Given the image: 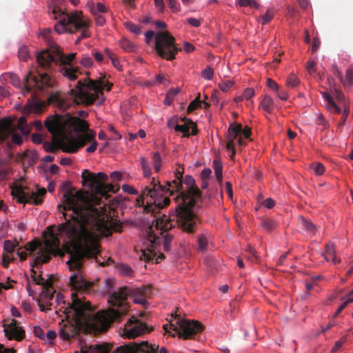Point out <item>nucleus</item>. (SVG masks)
Listing matches in <instances>:
<instances>
[{
	"label": "nucleus",
	"instance_id": "a211bd4d",
	"mask_svg": "<svg viewBox=\"0 0 353 353\" xmlns=\"http://www.w3.org/2000/svg\"><path fill=\"white\" fill-rule=\"evenodd\" d=\"M148 331L145 323L137 319L134 316L128 319L121 330V334L128 339L134 338Z\"/></svg>",
	"mask_w": 353,
	"mask_h": 353
},
{
	"label": "nucleus",
	"instance_id": "a878e982",
	"mask_svg": "<svg viewBox=\"0 0 353 353\" xmlns=\"http://www.w3.org/2000/svg\"><path fill=\"white\" fill-rule=\"evenodd\" d=\"M210 241V235L208 233L201 234L198 236V250L205 252L208 248Z\"/></svg>",
	"mask_w": 353,
	"mask_h": 353
},
{
	"label": "nucleus",
	"instance_id": "aec40b11",
	"mask_svg": "<svg viewBox=\"0 0 353 353\" xmlns=\"http://www.w3.org/2000/svg\"><path fill=\"white\" fill-rule=\"evenodd\" d=\"M81 179L83 186L87 187L90 191L98 194L99 185L97 183L94 173L85 169L81 174Z\"/></svg>",
	"mask_w": 353,
	"mask_h": 353
},
{
	"label": "nucleus",
	"instance_id": "5701e85b",
	"mask_svg": "<svg viewBox=\"0 0 353 353\" xmlns=\"http://www.w3.org/2000/svg\"><path fill=\"white\" fill-rule=\"evenodd\" d=\"M299 228L306 232L308 236H312L316 231V226L303 216L299 217Z\"/></svg>",
	"mask_w": 353,
	"mask_h": 353
},
{
	"label": "nucleus",
	"instance_id": "6e6d98bb",
	"mask_svg": "<svg viewBox=\"0 0 353 353\" xmlns=\"http://www.w3.org/2000/svg\"><path fill=\"white\" fill-rule=\"evenodd\" d=\"M170 8L174 12L180 10V5L177 0H167Z\"/></svg>",
	"mask_w": 353,
	"mask_h": 353
},
{
	"label": "nucleus",
	"instance_id": "6ab92c4d",
	"mask_svg": "<svg viewBox=\"0 0 353 353\" xmlns=\"http://www.w3.org/2000/svg\"><path fill=\"white\" fill-rule=\"evenodd\" d=\"M23 323L15 319H11L7 323L3 324V331L8 339L21 341L25 338L26 332L22 325Z\"/></svg>",
	"mask_w": 353,
	"mask_h": 353
},
{
	"label": "nucleus",
	"instance_id": "13d9d810",
	"mask_svg": "<svg viewBox=\"0 0 353 353\" xmlns=\"http://www.w3.org/2000/svg\"><path fill=\"white\" fill-rule=\"evenodd\" d=\"M33 332L37 337L41 339H45V333L40 326H34L33 327Z\"/></svg>",
	"mask_w": 353,
	"mask_h": 353
},
{
	"label": "nucleus",
	"instance_id": "680f3d73",
	"mask_svg": "<svg viewBox=\"0 0 353 353\" xmlns=\"http://www.w3.org/2000/svg\"><path fill=\"white\" fill-rule=\"evenodd\" d=\"M212 176V170L208 168H205L201 173V177L202 180H208Z\"/></svg>",
	"mask_w": 353,
	"mask_h": 353
},
{
	"label": "nucleus",
	"instance_id": "3c124183",
	"mask_svg": "<svg viewBox=\"0 0 353 353\" xmlns=\"http://www.w3.org/2000/svg\"><path fill=\"white\" fill-rule=\"evenodd\" d=\"M9 81L15 87H19L21 85V81L17 75L13 73H10L8 75Z\"/></svg>",
	"mask_w": 353,
	"mask_h": 353
},
{
	"label": "nucleus",
	"instance_id": "49530a36",
	"mask_svg": "<svg viewBox=\"0 0 353 353\" xmlns=\"http://www.w3.org/2000/svg\"><path fill=\"white\" fill-rule=\"evenodd\" d=\"M79 63L84 68H90L93 65V61L90 57L83 55L80 59Z\"/></svg>",
	"mask_w": 353,
	"mask_h": 353
},
{
	"label": "nucleus",
	"instance_id": "7c9ffc66",
	"mask_svg": "<svg viewBox=\"0 0 353 353\" xmlns=\"http://www.w3.org/2000/svg\"><path fill=\"white\" fill-rule=\"evenodd\" d=\"M213 168L214 170V174L216 176V179L218 182L221 183L222 182L223 179V175H222V170H223V165L220 160L215 159L213 161Z\"/></svg>",
	"mask_w": 353,
	"mask_h": 353
},
{
	"label": "nucleus",
	"instance_id": "69168bd1",
	"mask_svg": "<svg viewBox=\"0 0 353 353\" xmlns=\"http://www.w3.org/2000/svg\"><path fill=\"white\" fill-rule=\"evenodd\" d=\"M316 65V63L312 59H309L307 62V70L310 74H313L315 71L314 68Z\"/></svg>",
	"mask_w": 353,
	"mask_h": 353
},
{
	"label": "nucleus",
	"instance_id": "37998d69",
	"mask_svg": "<svg viewBox=\"0 0 353 353\" xmlns=\"http://www.w3.org/2000/svg\"><path fill=\"white\" fill-rule=\"evenodd\" d=\"M11 133V129L9 126L7 125H3L0 126V141H6L10 134Z\"/></svg>",
	"mask_w": 353,
	"mask_h": 353
},
{
	"label": "nucleus",
	"instance_id": "f3484780",
	"mask_svg": "<svg viewBox=\"0 0 353 353\" xmlns=\"http://www.w3.org/2000/svg\"><path fill=\"white\" fill-rule=\"evenodd\" d=\"M159 346L156 344H149L143 341L139 344L125 345L117 347L115 353H168L165 347H162L158 351Z\"/></svg>",
	"mask_w": 353,
	"mask_h": 353
},
{
	"label": "nucleus",
	"instance_id": "b1692460",
	"mask_svg": "<svg viewBox=\"0 0 353 353\" xmlns=\"http://www.w3.org/2000/svg\"><path fill=\"white\" fill-rule=\"evenodd\" d=\"M325 101H326L327 108L331 112L339 114L341 112V109L338 107L334 101L332 96L327 92H321Z\"/></svg>",
	"mask_w": 353,
	"mask_h": 353
},
{
	"label": "nucleus",
	"instance_id": "c03bdc74",
	"mask_svg": "<svg viewBox=\"0 0 353 353\" xmlns=\"http://www.w3.org/2000/svg\"><path fill=\"white\" fill-rule=\"evenodd\" d=\"M166 81L165 77L163 74H158L156 76V78L154 79L145 82V85L147 86H154L157 83L161 84L163 83L164 81Z\"/></svg>",
	"mask_w": 353,
	"mask_h": 353
},
{
	"label": "nucleus",
	"instance_id": "e2e57ef3",
	"mask_svg": "<svg viewBox=\"0 0 353 353\" xmlns=\"http://www.w3.org/2000/svg\"><path fill=\"white\" fill-rule=\"evenodd\" d=\"M261 205L268 209H272L275 205V201L271 198H268L261 203Z\"/></svg>",
	"mask_w": 353,
	"mask_h": 353
},
{
	"label": "nucleus",
	"instance_id": "c9c22d12",
	"mask_svg": "<svg viewBox=\"0 0 353 353\" xmlns=\"http://www.w3.org/2000/svg\"><path fill=\"white\" fill-rule=\"evenodd\" d=\"M310 168L318 176L322 175L325 172V166L320 162L312 163Z\"/></svg>",
	"mask_w": 353,
	"mask_h": 353
},
{
	"label": "nucleus",
	"instance_id": "4468645a",
	"mask_svg": "<svg viewBox=\"0 0 353 353\" xmlns=\"http://www.w3.org/2000/svg\"><path fill=\"white\" fill-rule=\"evenodd\" d=\"M155 49L160 57L168 60L174 59L178 52L174 37L168 32L156 33Z\"/></svg>",
	"mask_w": 353,
	"mask_h": 353
},
{
	"label": "nucleus",
	"instance_id": "864d4df0",
	"mask_svg": "<svg viewBox=\"0 0 353 353\" xmlns=\"http://www.w3.org/2000/svg\"><path fill=\"white\" fill-rule=\"evenodd\" d=\"M29 54L28 52V50L25 46H23L19 48L18 52L19 59L21 61H26Z\"/></svg>",
	"mask_w": 353,
	"mask_h": 353
},
{
	"label": "nucleus",
	"instance_id": "473e14b6",
	"mask_svg": "<svg viewBox=\"0 0 353 353\" xmlns=\"http://www.w3.org/2000/svg\"><path fill=\"white\" fill-rule=\"evenodd\" d=\"M18 127L24 136H28L30 133V128L25 117H21L18 121Z\"/></svg>",
	"mask_w": 353,
	"mask_h": 353
},
{
	"label": "nucleus",
	"instance_id": "1a4fd4ad",
	"mask_svg": "<svg viewBox=\"0 0 353 353\" xmlns=\"http://www.w3.org/2000/svg\"><path fill=\"white\" fill-rule=\"evenodd\" d=\"M104 283L106 292L109 294L108 303L112 306L113 308H110L108 310L99 311L95 314L92 312V316H95L101 312L112 313V312H114L115 315L112 316V319L107 325L108 327L112 322L121 320V316L127 311V303L129 299H131L133 302L137 303L143 304L145 303V299L142 297L134 298V292L128 288H121L112 291L114 288L113 281L110 279H105Z\"/></svg>",
	"mask_w": 353,
	"mask_h": 353
},
{
	"label": "nucleus",
	"instance_id": "f8f14e48",
	"mask_svg": "<svg viewBox=\"0 0 353 353\" xmlns=\"http://www.w3.org/2000/svg\"><path fill=\"white\" fill-rule=\"evenodd\" d=\"M65 317L67 321L60 324L59 329V335L63 340H69L78 334L80 328L84 329L85 332L90 334H96L107 330L108 327V326H106L104 328L97 329V327H95V326L92 327L91 325L90 326V325H88L86 323L79 322L74 317H67L66 316H65ZM62 321H63L62 320Z\"/></svg>",
	"mask_w": 353,
	"mask_h": 353
},
{
	"label": "nucleus",
	"instance_id": "0eeeda50",
	"mask_svg": "<svg viewBox=\"0 0 353 353\" xmlns=\"http://www.w3.org/2000/svg\"><path fill=\"white\" fill-rule=\"evenodd\" d=\"M75 58L74 52L61 54L55 57L48 50L40 52L37 56V62L42 68L50 70L55 65L61 76L70 81L78 80L82 74L79 67L76 65Z\"/></svg>",
	"mask_w": 353,
	"mask_h": 353
},
{
	"label": "nucleus",
	"instance_id": "58836bf2",
	"mask_svg": "<svg viewBox=\"0 0 353 353\" xmlns=\"http://www.w3.org/2000/svg\"><path fill=\"white\" fill-rule=\"evenodd\" d=\"M105 52L107 54V56L110 57L113 66L119 70H122V64L120 63L119 60L117 58L112 56L111 50L109 49H105Z\"/></svg>",
	"mask_w": 353,
	"mask_h": 353
},
{
	"label": "nucleus",
	"instance_id": "39448f33",
	"mask_svg": "<svg viewBox=\"0 0 353 353\" xmlns=\"http://www.w3.org/2000/svg\"><path fill=\"white\" fill-rule=\"evenodd\" d=\"M49 16L51 19L57 20L54 30L58 34L69 32L70 34L81 32L76 43L90 37L89 31L90 21L81 11L65 12L61 8L53 6L49 8Z\"/></svg>",
	"mask_w": 353,
	"mask_h": 353
},
{
	"label": "nucleus",
	"instance_id": "de8ad7c7",
	"mask_svg": "<svg viewBox=\"0 0 353 353\" xmlns=\"http://www.w3.org/2000/svg\"><path fill=\"white\" fill-rule=\"evenodd\" d=\"M56 332L52 330H50L48 331L46 334H45V339H43V340H44L45 342L51 344L53 343V341L56 338Z\"/></svg>",
	"mask_w": 353,
	"mask_h": 353
},
{
	"label": "nucleus",
	"instance_id": "412c9836",
	"mask_svg": "<svg viewBox=\"0 0 353 353\" xmlns=\"http://www.w3.org/2000/svg\"><path fill=\"white\" fill-rule=\"evenodd\" d=\"M276 104L269 94H265L261 100L259 105V110L265 112L266 113L271 114L276 108Z\"/></svg>",
	"mask_w": 353,
	"mask_h": 353
},
{
	"label": "nucleus",
	"instance_id": "393cba45",
	"mask_svg": "<svg viewBox=\"0 0 353 353\" xmlns=\"http://www.w3.org/2000/svg\"><path fill=\"white\" fill-rule=\"evenodd\" d=\"M334 254L335 248L334 243H332V242L327 243L325 247V253L323 254L324 259L327 261H331L334 264L339 263L340 262V260L336 259Z\"/></svg>",
	"mask_w": 353,
	"mask_h": 353
},
{
	"label": "nucleus",
	"instance_id": "052dcab7",
	"mask_svg": "<svg viewBox=\"0 0 353 353\" xmlns=\"http://www.w3.org/2000/svg\"><path fill=\"white\" fill-rule=\"evenodd\" d=\"M10 313L14 317L21 318L19 321L25 322V319L22 316L21 313L17 307H12L10 309Z\"/></svg>",
	"mask_w": 353,
	"mask_h": 353
},
{
	"label": "nucleus",
	"instance_id": "6e6552de",
	"mask_svg": "<svg viewBox=\"0 0 353 353\" xmlns=\"http://www.w3.org/2000/svg\"><path fill=\"white\" fill-rule=\"evenodd\" d=\"M110 88L111 85L104 81L92 79L82 81L79 79L75 88L70 89V95L77 103L86 105L94 104L99 106L105 100L103 90L110 91Z\"/></svg>",
	"mask_w": 353,
	"mask_h": 353
},
{
	"label": "nucleus",
	"instance_id": "2f4dec72",
	"mask_svg": "<svg viewBox=\"0 0 353 353\" xmlns=\"http://www.w3.org/2000/svg\"><path fill=\"white\" fill-rule=\"evenodd\" d=\"M18 242L12 241L10 240H6L4 241L3 245V250L6 252L4 254L12 255L14 251L16 248L18 246Z\"/></svg>",
	"mask_w": 353,
	"mask_h": 353
},
{
	"label": "nucleus",
	"instance_id": "e433bc0d",
	"mask_svg": "<svg viewBox=\"0 0 353 353\" xmlns=\"http://www.w3.org/2000/svg\"><path fill=\"white\" fill-rule=\"evenodd\" d=\"M300 83L299 78L293 73L290 74L286 80V84L288 87L295 88Z\"/></svg>",
	"mask_w": 353,
	"mask_h": 353
},
{
	"label": "nucleus",
	"instance_id": "f257e3e1",
	"mask_svg": "<svg viewBox=\"0 0 353 353\" xmlns=\"http://www.w3.org/2000/svg\"><path fill=\"white\" fill-rule=\"evenodd\" d=\"M63 201V205H58V210L67 221L58 226H48L43 243L37 241L28 243L24 250L18 248L17 254L22 261L26 259L28 254H32L37 265L48 261L52 255L61 253V241L70 245L71 250L66 263L70 270H76L70 277L71 287L85 290L89 283L79 272L81 261L99 252V238L111 234L112 219L105 205L91 203L80 192L66 190Z\"/></svg>",
	"mask_w": 353,
	"mask_h": 353
},
{
	"label": "nucleus",
	"instance_id": "c756f323",
	"mask_svg": "<svg viewBox=\"0 0 353 353\" xmlns=\"http://www.w3.org/2000/svg\"><path fill=\"white\" fill-rule=\"evenodd\" d=\"M94 176L96 177V181L97 185H99V192L98 194H104V185L102 183L103 181H106L108 179V175L102 172H99L97 174H94Z\"/></svg>",
	"mask_w": 353,
	"mask_h": 353
},
{
	"label": "nucleus",
	"instance_id": "f704fd0d",
	"mask_svg": "<svg viewBox=\"0 0 353 353\" xmlns=\"http://www.w3.org/2000/svg\"><path fill=\"white\" fill-rule=\"evenodd\" d=\"M117 270L120 274L124 276H131L132 270L128 265L120 263L117 265Z\"/></svg>",
	"mask_w": 353,
	"mask_h": 353
},
{
	"label": "nucleus",
	"instance_id": "c85d7f7f",
	"mask_svg": "<svg viewBox=\"0 0 353 353\" xmlns=\"http://www.w3.org/2000/svg\"><path fill=\"white\" fill-rule=\"evenodd\" d=\"M152 160L153 167L156 172H159L161 170L163 159L159 152H154L150 154Z\"/></svg>",
	"mask_w": 353,
	"mask_h": 353
},
{
	"label": "nucleus",
	"instance_id": "4be33fe9",
	"mask_svg": "<svg viewBox=\"0 0 353 353\" xmlns=\"http://www.w3.org/2000/svg\"><path fill=\"white\" fill-rule=\"evenodd\" d=\"M176 132L183 133V137H188L190 134L195 135L197 133V130L192 121H188L183 125H178L176 126Z\"/></svg>",
	"mask_w": 353,
	"mask_h": 353
},
{
	"label": "nucleus",
	"instance_id": "338daca9",
	"mask_svg": "<svg viewBox=\"0 0 353 353\" xmlns=\"http://www.w3.org/2000/svg\"><path fill=\"white\" fill-rule=\"evenodd\" d=\"M14 259L13 256L10 255L3 254L2 259V264L4 267L7 268L9 263Z\"/></svg>",
	"mask_w": 353,
	"mask_h": 353
},
{
	"label": "nucleus",
	"instance_id": "a18cd8bd",
	"mask_svg": "<svg viewBox=\"0 0 353 353\" xmlns=\"http://www.w3.org/2000/svg\"><path fill=\"white\" fill-rule=\"evenodd\" d=\"M234 81L232 80H227L223 81L219 84V89L224 92H227L230 90V89L234 85Z\"/></svg>",
	"mask_w": 353,
	"mask_h": 353
},
{
	"label": "nucleus",
	"instance_id": "603ef678",
	"mask_svg": "<svg viewBox=\"0 0 353 353\" xmlns=\"http://www.w3.org/2000/svg\"><path fill=\"white\" fill-rule=\"evenodd\" d=\"M122 190L132 195H137L139 193V192L134 187L128 184H123L122 185Z\"/></svg>",
	"mask_w": 353,
	"mask_h": 353
},
{
	"label": "nucleus",
	"instance_id": "5fc2aeb1",
	"mask_svg": "<svg viewBox=\"0 0 353 353\" xmlns=\"http://www.w3.org/2000/svg\"><path fill=\"white\" fill-rule=\"evenodd\" d=\"M352 302H353V297H352V296H348L347 299L343 304H341L339 306V307L337 309V310L336 311V312L334 314V317H336L341 312V311L347 306V305L349 303H352Z\"/></svg>",
	"mask_w": 353,
	"mask_h": 353
},
{
	"label": "nucleus",
	"instance_id": "2eb2a0df",
	"mask_svg": "<svg viewBox=\"0 0 353 353\" xmlns=\"http://www.w3.org/2000/svg\"><path fill=\"white\" fill-rule=\"evenodd\" d=\"M32 280L34 283L41 286V291L39 292L40 303L39 304L41 311L46 312L47 310H51L48 307L52 306L53 304L54 293L55 292L52 286L51 281L45 279L40 274H37L36 272H34V274L32 276Z\"/></svg>",
	"mask_w": 353,
	"mask_h": 353
},
{
	"label": "nucleus",
	"instance_id": "bf43d9fd",
	"mask_svg": "<svg viewBox=\"0 0 353 353\" xmlns=\"http://www.w3.org/2000/svg\"><path fill=\"white\" fill-rule=\"evenodd\" d=\"M346 336H343L342 338H341L339 341H337L335 343L334 347L332 349V352H336L338 350H339L342 347V345L346 342Z\"/></svg>",
	"mask_w": 353,
	"mask_h": 353
},
{
	"label": "nucleus",
	"instance_id": "774afa93",
	"mask_svg": "<svg viewBox=\"0 0 353 353\" xmlns=\"http://www.w3.org/2000/svg\"><path fill=\"white\" fill-rule=\"evenodd\" d=\"M156 8L159 12H163L165 8V3L163 0H154Z\"/></svg>",
	"mask_w": 353,
	"mask_h": 353
},
{
	"label": "nucleus",
	"instance_id": "423d86ee",
	"mask_svg": "<svg viewBox=\"0 0 353 353\" xmlns=\"http://www.w3.org/2000/svg\"><path fill=\"white\" fill-rule=\"evenodd\" d=\"M154 227L158 230L159 221L152 219L151 225L143 233L141 237V246L140 248L139 259L141 260H155L159 263L164 257L161 252V246L163 243V249L169 252L171 249L173 236L170 234L160 232L161 236L154 233Z\"/></svg>",
	"mask_w": 353,
	"mask_h": 353
},
{
	"label": "nucleus",
	"instance_id": "ddd939ff",
	"mask_svg": "<svg viewBox=\"0 0 353 353\" xmlns=\"http://www.w3.org/2000/svg\"><path fill=\"white\" fill-rule=\"evenodd\" d=\"M163 328L167 332H170L172 329L177 333L179 337L187 339L192 338L195 334L200 332L202 330V326L197 321L174 317L170 321V325H164Z\"/></svg>",
	"mask_w": 353,
	"mask_h": 353
},
{
	"label": "nucleus",
	"instance_id": "9b49d317",
	"mask_svg": "<svg viewBox=\"0 0 353 353\" xmlns=\"http://www.w3.org/2000/svg\"><path fill=\"white\" fill-rule=\"evenodd\" d=\"M250 130L243 128L240 124L232 123L230 125L228 130L226 149L231 159H234L236 154V148L243 146L245 140L250 136Z\"/></svg>",
	"mask_w": 353,
	"mask_h": 353
},
{
	"label": "nucleus",
	"instance_id": "4d7b16f0",
	"mask_svg": "<svg viewBox=\"0 0 353 353\" xmlns=\"http://www.w3.org/2000/svg\"><path fill=\"white\" fill-rule=\"evenodd\" d=\"M201 101L198 99H195L194 101H192L188 107V111L192 112L196 109L198 107L201 106Z\"/></svg>",
	"mask_w": 353,
	"mask_h": 353
},
{
	"label": "nucleus",
	"instance_id": "79ce46f5",
	"mask_svg": "<svg viewBox=\"0 0 353 353\" xmlns=\"http://www.w3.org/2000/svg\"><path fill=\"white\" fill-rule=\"evenodd\" d=\"M214 70L210 66H207L201 72V77L205 80L210 81L214 77Z\"/></svg>",
	"mask_w": 353,
	"mask_h": 353
},
{
	"label": "nucleus",
	"instance_id": "20e7f679",
	"mask_svg": "<svg viewBox=\"0 0 353 353\" xmlns=\"http://www.w3.org/2000/svg\"><path fill=\"white\" fill-rule=\"evenodd\" d=\"M56 312L59 314L63 313L67 317L75 318L79 322H83L87 325L93 326L97 329L105 327L115 315L112 313L101 312L92 316V307L88 301L83 296L82 292H73L71 293V301L66 303L63 300V296L58 293L55 296Z\"/></svg>",
	"mask_w": 353,
	"mask_h": 353
},
{
	"label": "nucleus",
	"instance_id": "0e129e2a",
	"mask_svg": "<svg viewBox=\"0 0 353 353\" xmlns=\"http://www.w3.org/2000/svg\"><path fill=\"white\" fill-rule=\"evenodd\" d=\"M89 350L90 353H107L106 350L101 345H96L95 347L91 345Z\"/></svg>",
	"mask_w": 353,
	"mask_h": 353
},
{
	"label": "nucleus",
	"instance_id": "ea45409f",
	"mask_svg": "<svg viewBox=\"0 0 353 353\" xmlns=\"http://www.w3.org/2000/svg\"><path fill=\"white\" fill-rule=\"evenodd\" d=\"M108 11V8L101 2H98L95 6L91 8V12L94 15H97L98 14L105 13Z\"/></svg>",
	"mask_w": 353,
	"mask_h": 353
},
{
	"label": "nucleus",
	"instance_id": "9d476101",
	"mask_svg": "<svg viewBox=\"0 0 353 353\" xmlns=\"http://www.w3.org/2000/svg\"><path fill=\"white\" fill-rule=\"evenodd\" d=\"M46 194V190L38 185L34 189L21 185H17L11 191V195L17 203L22 204L29 203L35 205H39L43 203Z\"/></svg>",
	"mask_w": 353,
	"mask_h": 353
},
{
	"label": "nucleus",
	"instance_id": "72a5a7b5",
	"mask_svg": "<svg viewBox=\"0 0 353 353\" xmlns=\"http://www.w3.org/2000/svg\"><path fill=\"white\" fill-rule=\"evenodd\" d=\"M121 48L128 52H132L137 50V46L127 39H123L120 41Z\"/></svg>",
	"mask_w": 353,
	"mask_h": 353
},
{
	"label": "nucleus",
	"instance_id": "bb28decb",
	"mask_svg": "<svg viewBox=\"0 0 353 353\" xmlns=\"http://www.w3.org/2000/svg\"><path fill=\"white\" fill-rule=\"evenodd\" d=\"M41 104L34 99H29L25 105L23 110L26 113H39L41 110Z\"/></svg>",
	"mask_w": 353,
	"mask_h": 353
},
{
	"label": "nucleus",
	"instance_id": "dca6fc26",
	"mask_svg": "<svg viewBox=\"0 0 353 353\" xmlns=\"http://www.w3.org/2000/svg\"><path fill=\"white\" fill-rule=\"evenodd\" d=\"M25 88L26 92L30 91L32 87L37 88L39 90L44 92L46 89L53 87L56 84V81L47 72H37V74L33 71H30L25 77Z\"/></svg>",
	"mask_w": 353,
	"mask_h": 353
},
{
	"label": "nucleus",
	"instance_id": "f03ea898",
	"mask_svg": "<svg viewBox=\"0 0 353 353\" xmlns=\"http://www.w3.org/2000/svg\"><path fill=\"white\" fill-rule=\"evenodd\" d=\"M167 194L173 196L176 204L177 222L183 230L193 232L198 219L194 214L192 208L201 196L194 178L187 174L183 181L176 179L163 186L153 177L150 185L145 186L141 192V201L143 212L154 213L156 210L168 205L170 200Z\"/></svg>",
	"mask_w": 353,
	"mask_h": 353
},
{
	"label": "nucleus",
	"instance_id": "a19ab883",
	"mask_svg": "<svg viewBox=\"0 0 353 353\" xmlns=\"http://www.w3.org/2000/svg\"><path fill=\"white\" fill-rule=\"evenodd\" d=\"M262 225L264 228H265L268 230H272L277 227L278 223L274 219H266L263 220Z\"/></svg>",
	"mask_w": 353,
	"mask_h": 353
},
{
	"label": "nucleus",
	"instance_id": "09e8293b",
	"mask_svg": "<svg viewBox=\"0 0 353 353\" xmlns=\"http://www.w3.org/2000/svg\"><path fill=\"white\" fill-rule=\"evenodd\" d=\"M242 94L245 100L249 101L255 95V91L252 88H247L244 90Z\"/></svg>",
	"mask_w": 353,
	"mask_h": 353
},
{
	"label": "nucleus",
	"instance_id": "cd10ccee",
	"mask_svg": "<svg viewBox=\"0 0 353 353\" xmlns=\"http://www.w3.org/2000/svg\"><path fill=\"white\" fill-rule=\"evenodd\" d=\"M140 163L143 172V176L145 178L150 179L152 175V167L150 166L149 161L145 157H141Z\"/></svg>",
	"mask_w": 353,
	"mask_h": 353
},
{
	"label": "nucleus",
	"instance_id": "7ed1b4c3",
	"mask_svg": "<svg viewBox=\"0 0 353 353\" xmlns=\"http://www.w3.org/2000/svg\"><path fill=\"white\" fill-rule=\"evenodd\" d=\"M50 103L57 107L62 113H56L48 117L45 121V126L53 137H61L68 132L74 131V137L66 138L61 143L63 152L75 153L80 148L90 143L85 149L86 152L96 151L98 142L95 139V132L88 128L87 122L66 112L70 108V102L65 100L63 95L54 92L48 98Z\"/></svg>",
	"mask_w": 353,
	"mask_h": 353
},
{
	"label": "nucleus",
	"instance_id": "4c0bfd02",
	"mask_svg": "<svg viewBox=\"0 0 353 353\" xmlns=\"http://www.w3.org/2000/svg\"><path fill=\"white\" fill-rule=\"evenodd\" d=\"M125 26L132 33L135 35H139L141 34V29L140 26L131 23V22H125Z\"/></svg>",
	"mask_w": 353,
	"mask_h": 353
},
{
	"label": "nucleus",
	"instance_id": "8fccbe9b",
	"mask_svg": "<svg viewBox=\"0 0 353 353\" xmlns=\"http://www.w3.org/2000/svg\"><path fill=\"white\" fill-rule=\"evenodd\" d=\"M236 3L240 6L257 7V3L254 0H236Z\"/></svg>",
	"mask_w": 353,
	"mask_h": 353
}]
</instances>
